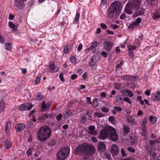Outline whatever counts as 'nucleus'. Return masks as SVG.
<instances>
[{
    "mask_svg": "<svg viewBox=\"0 0 160 160\" xmlns=\"http://www.w3.org/2000/svg\"><path fill=\"white\" fill-rule=\"evenodd\" d=\"M70 46L68 45L64 48L63 50L65 54L68 53L70 52Z\"/></svg>",
    "mask_w": 160,
    "mask_h": 160,
    "instance_id": "32",
    "label": "nucleus"
},
{
    "mask_svg": "<svg viewBox=\"0 0 160 160\" xmlns=\"http://www.w3.org/2000/svg\"><path fill=\"white\" fill-rule=\"evenodd\" d=\"M113 45V44L112 42L105 41L104 42L103 47L106 51L109 52L110 51Z\"/></svg>",
    "mask_w": 160,
    "mask_h": 160,
    "instance_id": "7",
    "label": "nucleus"
},
{
    "mask_svg": "<svg viewBox=\"0 0 160 160\" xmlns=\"http://www.w3.org/2000/svg\"><path fill=\"white\" fill-rule=\"evenodd\" d=\"M150 122L152 124H154L157 121V118L156 117H153L152 116H150L149 117Z\"/></svg>",
    "mask_w": 160,
    "mask_h": 160,
    "instance_id": "29",
    "label": "nucleus"
},
{
    "mask_svg": "<svg viewBox=\"0 0 160 160\" xmlns=\"http://www.w3.org/2000/svg\"><path fill=\"white\" fill-rule=\"evenodd\" d=\"M152 18L155 20L160 18V12L157 11L152 16Z\"/></svg>",
    "mask_w": 160,
    "mask_h": 160,
    "instance_id": "19",
    "label": "nucleus"
},
{
    "mask_svg": "<svg viewBox=\"0 0 160 160\" xmlns=\"http://www.w3.org/2000/svg\"><path fill=\"white\" fill-rule=\"evenodd\" d=\"M128 139L131 143H133L137 140V137L133 134H131L129 136Z\"/></svg>",
    "mask_w": 160,
    "mask_h": 160,
    "instance_id": "17",
    "label": "nucleus"
},
{
    "mask_svg": "<svg viewBox=\"0 0 160 160\" xmlns=\"http://www.w3.org/2000/svg\"><path fill=\"white\" fill-rule=\"evenodd\" d=\"M94 150L93 146L84 143L82 145H79L77 146L75 149V152L76 154L89 155L93 153Z\"/></svg>",
    "mask_w": 160,
    "mask_h": 160,
    "instance_id": "2",
    "label": "nucleus"
},
{
    "mask_svg": "<svg viewBox=\"0 0 160 160\" xmlns=\"http://www.w3.org/2000/svg\"><path fill=\"white\" fill-rule=\"evenodd\" d=\"M108 120L112 123H114L115 121V118L114 116H111L109 118Z\"/></svg>",
    "mask_w": 160,
    "mask_h": 160,
    "instance_id": "37",
    "label": "nucleus"
},
{
    "mask_svg": "<svg viewBox=\"0 0 160 160\" xmlns=\"http://www.w3.org/2000/svg\"><path fill=\"white\" fill-rule=\"evenodd\" d=\"M116 102L118 105H121L123 102V99L119 96H117L116 98Z\"/></svg>",
    "mask_w": 160,
    "mask_h": 160,
    "instance_id": "18",
    "label": "nucleus"
},
{
    "mask_svg": "<svg viewBox=\"0 0 160 160\" xmlns=\"http://www.w3.org/2000/svg\"><path fill=\"white\" fill-rule=\"evenodd\" d=\"M130 4V7L133 8H138L141 5L140 0H134L132 2L128 3Z\"/></svg>",
    "mask_w": 160,
    "mask_h": 160,
    "instance_id": "9",
    "label": "nucleus"
},
{
    "mask_svg": "<svg viewBox=\"0 0 160 160\" xmlns=\"http://www.w3.org/2000/svg\"><path fill=\"white\" fill-rule=\"evenodd\" d=\"M121 3L119 1H115L109 8L107 12V17L112 18L119 16Z\"/></svg>",
    "mask_w": 160,
    "mask_h": 160,
    "instance_id": "3",
    "label": "nucleus"
},
{
    "mask_svg": "<svg viewBox=\"0 0 160 160\" xmlns=\"http://www.w3.org/2000/svg\"><path fill=\"white\" fill-rule=\"evenodd\" d=\"M136 25L135 23L130 24L128 26V28L129 29H133Z\"/></svg>",
    "mask_w": 160,
    "mask_h": 160,
    "instance_id": "43",
    "label": "nucleus"
},
{
    "mask_svg": "<svg viewBox=\"0 0 160 160\" xmlns=\"http://www.w3.org/2000/svg\"><path fill=\"white\" fill-rule=\"evenodd\" d=\"M127 122L130 124H133L135 123V120L130 116H128L127 118Z\"/></svg>",
    "mask_w": 160,
    "mask_h": 160,
    "instance_id": "20",
    "label": "nucleus"
},
{
    "mask_svg": "<svg viewBox=\"0 0 160 160\" xmlns=\"http://www.w3.org/2000/svg\"><path fill=\"white\" fill-rule=\"evenodd\" d=\"M121 152L122 154V156L123 157H125L126 156V154L125 153L124 151V149L123 148H122L121 149Z\"/></svg>",
    "mask_w": 160,
    "mask_h": 160,
    "instance_id": "49",
    "label": "nucleus"
},
{
    "mask_svg": "<svg viewBox=\"0 0 160 160\" xmlns=\"http://www.w3.org/2000/svg\"><path fill=\"white\" fill-rule=\"evenodd\" d=\"M102 111L104 112H108L109 109L106 107H102L101 108Z\"/></svg>",
    "mask_w": 160,
    "mask_h": 160,
    "instance_id": "50",
    "label": "nucleus"
},
{
    "mask_svg": "<svg viewBox=\"0 0 160 160\" xmlns=\"http://www.w3.org/2000/svg\"><path fill=\"white\" fill-rule=\"evenodd\" d=\"M41 79V77L40 76L37 77L36 78L35 82L36 84H38L39 82Z\"/></svg>",
    "mask_w": 160,
    "mask_h": 160,
    "instance_id": "54",
    "label": "nucleus"
},
{
    "mask_svg": "<svg viewBox=\"0 0 160 160\" xmlns=\"http://www.w3.org/2000/svg\"><path fill=\"white\" fill-rule=\"evenodd\" d=\"M70 151L69 148L68 147L62 148L57 154L58 160H64L68 155Z\"/></svg>",
    "mask_w": 160,
    "mask_h": 160,
    "instance_id": "5",
    "label": "nucleus"
},
{
    "mask_svg": "<svg viewBox=\"0 0 160 160\" xmlns=\"http://www.w3.org/2000/svg\"><path fill=\"white\" fill-rule=\"evenodd\" d=\"M11 43L10 42H7L5 44L6 46V49L8 50H10L12 49Z\"/></svg>",
    "mask_w": 160,
    "mask_h": 160,
    "instance_id": "33",
    "label": "nucleus"
},
{
    "mask_svg": "<svg viewBox=\"0 0 160 160\" xmlns=\"http://www.w3.org/2000/svg\"><path fill=\"white\" fill-rule=\"evenodd\" d=\"M51 130L48 126L41 128L38 133V138L41 141H44L48 139L51 135Z\"/></svg>",
    "mask_w": 160,
    "mask_h": 160,
    "instance_id": "4",
    "label": "nucleus"
},
{
    "mask_svg": "<svg viewBox=\"0 0 160 160\" xmlns=\"http://www.w3.org/2000/svg\"><path fill=\"white\" fill-rule=\"evenodd\" d=\"M98 103L97 100H94L93 102V106L94 108H96L98 106Z\"/></svg>",
    "mask_w": 160,
    "mask_h": 160,
    "instance_id": "44",
    "label": "nucleus"
},
{
    "mask_svg": "<svg viewBox=\"0 0 160 160\" xmlns=\"http://www.w3.org/2000/svg\"><path fill=\"white\" fill-rule=\"evenodd\" d=\"M108 53L105 51H103L101 52V55L104 58H106L107 56Z\"/></svg>",
    "mask_w": 160,
    "mask_h": 160,
    "instance_id": "56",
    "label": "nucleus"
},
{
    "mask_svg": "<svg viewBox=\"0 0 160 160\" xmlns=\"http://www.w3.org/2000/svg\"><path fill=\"white\" fill-rule=\"evenodd\" d=\"M94 129L95 128L93 126H91L88 127V129L90 131H93Z\"/></svg>",
    "mask_w": 160,
    "mask_h": 160,
    "instance_id": "62",
    "label": "nucleus"
},
{
    "mask_svg": "<svg viewBox=\"0 0 160 160\" xmlns=\"http://www.w3.org/2000/svg\"><path fill=\"white\" fill-rule=\"evenodd\" d=\"M94 115L98 117H101L104 116L103 114L98 112H95L94 113Z\"/></svg>",
    "mask_w": 160,
    "mask_h": 160,
    "instance_id": "47",
    "label": "nucleus"
},
{
    "mask_svg": "<svg viewBox=\"0 0 160 160\" xmlns=\"http://www.w3.org/2000/svg\"><path fill=\"white\" fill-rule=\"evenodd\" d=\"M27 110H31L33 107V105L31 103H26Z\"/></svg>",
    "mask_w": 160,
    "mask_h": 160,
    "instance_id": "39",
    "label": "nucleus"
},
{
    "mask_svg": "<svg viewBox=\"0 0 160 160\" xmlns=\"http://www.w3.org/2000/svg\"><path fill=\"white\" fill-rule=\"evenodd\" d=\"M49 67L52 71H53L55 70V66L54 62H52L50 63L49 65Z\"/></svg>",
    "mask_w": 160,
    "mask_h": 160,
    "instance_id": "38",
    "label": "nucleus"
},
{
    "mask_svg": "<svg viewBox=\"0 0 160 160\" xmlns=\"http://www.w3.org/2000/svg\"><path fill=\"white\" fill-rule=\"evenodd\" d=\"M144 10L142 8H139L137 9L136 12H135L133 14L135 17H137L138 16L142 15L144 13Z\"/></svg>",
    "mask_w": 160,
    "mask_h": 160,
    "instance_id": "15",
    "label": "nucleus"
},
{
    "mask_svg": "<svg viewBox=\"0 0 160 160\" xmlns=\"http://www.w3.org/2000/svg\"><path fill=\"white\" fill-rule=\"evenodd\" d=\"M98 42L97 41H95L93 42L91 45V46L89 47V49L90 50L92 49L96 46Z\"/></svg>",
    "mask_w": 160,
    "mask_h": 160,
    "instance_id": "35",
    "label": "nucleus"
},
{
    "mask_svg": "<svg viewBox=\"0 0 160 160\" xmlns=\"http://www.w3.org/2000/svg\"><path fill=\"white\" fill-rule=\"evenodd\" d=\"M4 145L7 148H10L12 146V143L9 141H6L3 142Z\"/></svg>",
    "mask_w": 160,
    "mask_h": 160,
    "instance_id": "26",
    "label": "nucleus"
},
{
    "mask_svg": "<svg viewBox=\"0 0 160 160\" xmlns=\"http://www.w3.org/2000/svg\"><path fill=\"white\" fill-rule=\"evenodd\" d=\"M27 0H15L14 5L18 9L23 8L25 6L23 1H26Z\"/></svg>",
    "mask_w": 160,
    "mask_h": 160,
    "instance_id": "6",
    "label": "nucleus"
},
{
    "mask_svg": "<svg viewBox=\"0 0 160 160\" xmlns=\"http://www.w3.org/2000/svg\"><path fill=\"white\" fill-rule=\"evenodd\" d=\"M27 104L25 103L21 105L18 107V109L20 111H24L27 110Z\"/></svg>",
    "mask_w": 160,
    "mask_h": 160,
    "instance_id": "27",
    "label": "nucleus"
},
{
    "mask_svg": "<svg viewBox=\"0 0 160 160\" xmlns=\"http://www.w3.org/2000/svg\"><path fill=\"white\" fill-rule=\"evenodd\" d=\"M147 121V118L146 117H144L142 119V130L144 132H146L147 131L146 125Z\"/></svg>",
    "mask_w": 160,
    "mask_h": 160,
    "instance_id": "12",
    "label": "nucleus"
},
{
    "mask_svg": "<svg viewBox=\"0 0 160 160\" xmlns=\"http://www.w3.org/2000/svg\"><path fill=\"white\" fill-rule=\"evenodd\" d=\"M77 60L76 58L74 57H71L70 58V61L72 63H74Z\"/></svg>",
    "mask_w": 160,
    "mask_h": 160,
    "instance_id": "57",
    "label": "nucleus"
},
{
    "mask_svg": "<svg viewBox=\"0 0 160 160\" xmlns=\"http://www.w3.org/2000/svg\"><path fill=\"white\" fill-rule=\"evenodd\" d=\"M77 77H78V76L77 74H73L71 76V78L72 80H74Z\"/></svg>",
    "mask_w": 160,
    "mask_h": 160,
    "instance_id": "64",
    "label": "nucleus"
},
{
    "mask_svg": "<svg viewBox=\"0 0 160 160\" xmlns=\"http://www.w3.org/2000/svg\"><path fill=\"white\" fill-rule=\"evenodd\" d=\"M42 116L44 117L45 118L49 119L53 117L52 114H49L48 113H43L42 114Z\"/></svg>",
    "mask_w": 160,
    "mask_h": 160,
    "instance_id": "31",
    "label": "nucleus"
},
{
    "mask_svg": "<svg viewBox=\"0 0 160 160\" xmlns=\"http://www.w3.org/2000/svg\"><path fill=\"white\" fill-rule=\"evenodd\" d=\"M149 144L150 145H152L155 144V142L154 140H149Z\"/></svg>",
    "mask_w": 160,
    "mask_h": 160,
    "instance_id": "61",
    "label": "nucleus"
},
{
    "mask_svg": "<svg viewBox=\"0 0 160 160\" xmlns=\"http://www.w3.org/2000/svg\"><path fill=\"white\" fill-rule=\"evenodd\" d=\"M151 99L154 101L160 100V92L157 91L156 93L152 94L151 96Z\"/></svg>",
    "mask_w": 160,
    "mask_h": 160,
    "instance_id": "11",
    "label": "nucleus"
},
{
    "mask_svg": "<svg viewBox=\"0 0 160 160\" xmlns=\"http://www.w3.org/2000/svg\"><path fill=\"white\" fill-rule=\"evenodd\" d=\"M128 52L130 57L133 58L134 56L133 52L132 51L129 50Z\"/></svg>",
    "mask_w": 160,
    "mask_h": 160,
    "instance_id": "59",
    "label": "nucleus"
},
{
    "mask_svg": "<svg viewBox=\"0 0 160 160\" xmlns=\"http://www.w3.org/2000/svg\"><path fill=\"white\" fill-rule=\"evenodd\" d=\"M136 47L134 45H130L128 47L129 50L132 51L136 49Z\"/></svg>",
    "mask_w": 160,
    "mask_h": 160,
    "instance_id": "41",
    "label": "nucleus"
},
{
    "mask_svg": "<svg viewBox=\"0 0 160 160\" xmlns=\"http://www.w3.org/2000/svg\"><path fill=\"white\" fill-rule=\"evenodd\" d=\"M108 138L110 140L116 141L118 139V137L115 129L110 126H107L102 130L100 133V139L105 140Z\"/></svg>",
    "mask_w": 160,
    "mask_h": 160,
    "instance_id": "1",
    "label": "nucleus"
},
{
    "mask_svg": "<svg viewBox=\"0 0 160 160\" xmlns=\"http://www.w3.org/2000/svg\"><path fill=\"white\" fill-rule=\"evenodd\" d=\"M122 78L127 80H131L133 78V76L130 75H125L122 76Z\"/></svg>",
    "mask_w": 160,
    "mask_h": 160,
    "instance_id": "25",
    "label": "nucleus"
},
{
    "mask_svg": "<svg viewBox=\"0 0 160 160\" xmlns=\"http://www.w3.org/2000/svg\"><path fill=\"white\" fill-rule=\"evenodd\" d=\"M8 25L9 27L12 29H14L15 28H17L18 26L15 25L12 22H9L8 23Z\"/></svg>",
    "mask_w": 160,
    "mask_h": 160,
    "instance_id": "34",
    "label": "nucleus"
},
{
    "mask_svg": "<svg viewBox=\"0 0 160 160\" xmlns=\"http://www.w3.org/2000/svg\"><path fill=\"white\" fill-rule=\"evenodd\" d=\"M127 150L128 151L132 153H133L135 152V149L134 148L131 147H129L128 148H127Z\"/></svg>",
    "mask_w": 160,
    "mask_h": 160,
    "instance_id": "40",
    "label": "nucleus"
},
{
    "mask_svg": "<svg viewBox=\"0 0 160 160\" xmlns=\"http://www.w3.org/2000/svg\"><path fill=\"white\" fill-rule=\"evenodd\" d=\"M80 16V14L78 13H77L75 18L74 19L75 22H78L79 20V18Z\"/></svg>",
    "mask_w": 160,
    "mask_h": 160,
    "instance_id": "46",
    "label": "nucleus"
},
{
    "mask_svg": "<svg viewBox=\"0 0 160 160\" xmlns=\"http://www.w3.org/2000/svg\"><path fill=\"white\" fill-rule=\"evenodd\" d=\"M72 113L70 111H66L63 116L64 118H68L70 116H71Z\"/></svg>",
    "mask_w": 160,
    "mask_h": 160,
    "instance_id": "30",
    "label": "nucleus"
},
{
    "mask_svg": "<svg viewBox=\"0 0 160 160\" xmlns=\"http://www.w3.org/2000/svg\"><path fill=\"white\" fill-rule=\"evenodd\" d=\"M15 16L14 15H12L10 14H9V19L11 20H12L14 19Z\"/></svg>",
    "mask_w": 160,
    "mask_h": 160,
    "instance_id": "63",
    "label": "nucleus"
},
{
    "mask_svg": "<svg viewBox=\"0 0 160 160\" xmlns=\"http://www.w3.org/2000/svg\"><path fill=\"white\" fill-rule=\"evenodd\" d=\"M25 125L23 123H20L15 126V128L17 132H20L23 130L25 128Z\"/></svg>",
    "mask_w": 160,
    "mask_h": 160,
    "instance_id": "14",
    "label": "nucleus"
},
{
    "mask_svg": "<svg viewBox=\"0 0 160 160\" xmlns=\"http://www.w3.org/2000/svg\"><path fill=\"white\" fill-rule=\"evenodd\" d=\"M100 26L103 29H106L107 28V26L106 25L103 23H101L100 24Z\"/></svg>",
    "mask_w": 160,
    "mask_h": 160,
    "instance_id": "53",
    "label": "nucleus"
},
{
    "mask_svg": "<svg viewBox=\"0 0 160 160\" xmlns=\"http://www.w3.org/2000/svg\"><path fill=\"white\" fill-rule=\"evenodd\" d=\"M38 119L40 121L42 122H44L45 120V119L44 117L42 116H42H40L38 118Z\"/></svg>",
    "mask_w": 160,
    "mask_h": 160,
    "instance_id": "52",
    "label": "nucleus"
},
{
    "mask_svg": "<svg viewBox=\"0 0 160 160\" xmlns=\"http://www.w3.org/2000/svg\"><path fill=\"white\" fill-rule=\"evenodd\" d=\"M97 55H94L89 62V66L90 67H93L98 62L99 59Z\"/></svg>",
    "mask_w": 160,
    "mask_h": 160,
    "instance_id": "8",
    "label": "nucleus"
},
{
    "mask_svg": "<svg viewBox=\"0 0 160 160\" xmlns=\"http://www.w3.org/2000/svg\"><path fill=\"white\" fill-rule=\"evenodd\" d=\"M111 152L112 155L116 156L118 153V146L115 144L112 145Z\"/></svg>",
    "mask_w": 160,
    "mask_h": 160,
    "instance_id": "10",
    "label": "nucleus"
},
{
    "mask_svg": "<svg viewBox=\"0 0 160 160\" xmlns=\"http://www.w3.org/2000/svg\"><path fill=\"white\" fill-rule=\"evenodd\" d=\"M59 78L62 81H64V79L63 77V73H61L59 75Z\"/></svg>",
    "mask_w": 160,
    "mask_h": 160,
    "instance_id": "60",
    "label": "nucleus"
},
{
    "mask_svg": "<svg viewBox=\"0 0 160 160\" xmlns=\"http://www.w3.org/2000/svg\"><path fill=\"white\" fill-rule=\"evenodd\" d=\"M50 106V104H49L48 106V104H46L45 103V101H43L42 104L41 108L43 109H46L47 108H49Z\"/></svg>",
    "mask_w": 160,
    "mask_h": 160,
    "instance_id": "28",
    "label": "nucleus"
},
{
    "mask_svg": "<svg viewBox=\"0 0 160 160\" xmlns=\"http://www.w3.org/2000/svg\"><path fill=\"white\" fill-rule=\"evenodd\" d=\"M142 19L140 18H137L135 21V23L136 24V25H138V24L140 23Z\"/></svg>",
    "mask_w": 160,
    "mask_h": 160,
    "instance_id": "42",
    "label": "nucleus"
},
{
    "mask_svg": "<svg viewBox=\"0 0 160 160\" xmlns=\"http://www.w3.org/2000/svg\"><path fill=\"white\" fill-rule=\"evenodd\" d=\"M121 92L123 94H124L125 92H126L128 96L130 97H132L133 96V94L132 91L129 89L126 90H123L121 91Z\"/></svg>",
    "mask_w": 160,
    "mask_h": 160,
    "instance_id": "22",
    "label": "nucleus"
},
{
    "mask_svg": "<svg viewBox=\"0 0 160 160\" xmlns=\"http://www.w3.org/2000/svg\"><path fill=\"white\" fill-rule=\"evenodd\" d=\"M130 128L126 125H123V132L124 133L127 134L129 132Z\"/></svg>",
    "mask_w": 160,
    "mask_h": 160,
    "instance_id": "24",
    "label": "nucleus"
},
{
    "mask_svg": "<svg viewBox=\"0 0 160 160\" xmlns=\"http://www.w3.org/2000/svg\"><path fill=\"white\" fill-rule=\"evenodd\" d=\"M11 128V122H7L6 125L5 126V130L6 133L8 134Z\"/></svg>",
    "mask_w": 160,
    "mask_h": 160,
    "instance_id": "21",
    "label": "nucleus"
},
{
    "mask_svg": "<svg viewBox=\"0 0 160 160\" xmlns=\"http://www.w3.org/2000/svg\"><path fill=\"white\" fill-rule=\"evenodd\" d=\"M98 150L100 152H103L105 149V144L102 142H100L98 145Z\"/></svg>",
    "mask_w": 160,
    "mask_h": 160,
    "instance_id": "13",
    "label": "nucleus"
},
{
    "mask_svg": "<svg viewBox=\"0 0 160 160\" xmlns=\"http://www.w3.org/2000/svg\"><path fill=\"white\" fill-rule=\"evenodd\" d=\"M123 100L126 102H128L129 104H131V101L128 98H124Z\"/></svg>",
    "mask_w": 160,
    "mask_h": 160,
    "instance_id": "58",
    "label": "nucleus"
},
{
    "mask_svg": "<svg viewBox=\"0 0 160 160\" xmlns=\"http://www.w3.org/2000/svg\"><path fill=\"white\" fill-rule=\"evenodd\" d=\"M114 108L115 109L116 111H118V112H120L122 110V108L120 107L115 106Z\"/></svg>",
    "mask_w": 160,
    "mask_h": 160,
    "instance_id": "55",
    "label": "nucleus"
},
{
    "mask_svg": "<svg viewBox=\"0 0 160 160\" xmlns=\"http://www.w3.org/2000/svg\"><path fill=\"white\" fill-rule=\"evenodd\" d=\"M87 120V118L85 117H82L80 120L81 123H84Z\"/></svg>",
    "mask_w": 160,
    "mask_h": 160,
    "instance_id": "48",
    "label": "nucleus"
},
{
    "mask_svg": "<svg viewBox=\"0 0 160 160\" xmlns=\"http://www.w3.org/2000/svg\"><path fill=\"white\" fill-rule=\"evenodd\" d=\"M5 108L4 102L3 100H1L0 101V110L3 112Z\"/></svg>",
    "mask_w": 160,
    "mask_h": 160,
    "instance_id": "23",
    "label": "nucleus"
},
{
    "mask_svg": "<svg viewBox=\"0 0 160 160\" xmlns=\"http://www.w3.org/2000/svg\"><path fill=\"white\" fill-rule=\"evenodd\" d=\"M33 149L32 148L29 149L27 152V154L28 155H30L32 154V152L33 150Z\"/></svg>",
    "mask_w": 160,
    "mask_h": 160,
    "instance_id": "45",
    "label": "nucleus"
},
{
    "mask_svg": "<svg viewBox=\"0 0 160 160\" xmlns=\"http://www.w3.org/2000/svg\"><path fill=\"white\" fill-rule=\"evenodd\" d=\"M62 117V114L61 113L59 114L58 115L56 116L57 120L58 121H60Z\"/></svg>",
    "mask_w": 160,
    "mask_h": 160,
    "instance_id": "51",
    "label": "nucleus"
},
{
    "mask_svg": "<svg viewBox=\"0 0 160 160\" xmlns=\"http://www.w3.org/2000/svg\"><path fill=\"white\" fill-rule=\"evenodd\" d=\"M43 97L42 95L41 94H38L35 97L36 100H41L42 99Z\"/></svg>",
    "mask_w": 160,
    "mask_h": 160,
    "instance_id": "36",
    "label": "nucleus"
},
{
    "mask_svg": "<svg viewBox=\"0 0 160 160\" xmlns=\"http://www.w3.org/2000/svg\"><path fill=\"white\" fill-rule=\"evenodd\" d=\"M130 5V4H128V3L126 4L124 9V11L127 13L129 14H131L132 13V11L131 10V9H132L133 8H131Z\"/></svg>",
    "mask_w": 160,
    "mask_h": 160,
    "instance_id": "16",
    "label": "nucleus"
}]
</instances>
